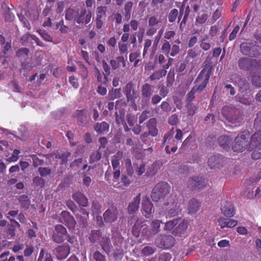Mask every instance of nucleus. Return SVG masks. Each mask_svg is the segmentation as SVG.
Returning a JSON list of instances; mask_svg holds the SVG:
<instances>
[{
  "instance_id": "f257e3e1",
  "label": "nucleus",
  "mask_w": 261,
  "mask_h": 261,
  "mask_svg": "<svg viewBox=\"0 0 261 261\" xmlns=\"http://www.w3.org/2000/svg\"><path fill=\"white\" fill-rule=\"evenodd\" d=\"M189 222L188 220L181 218L173 219L167 221L165 223L164 229L167 231H171L174 237H185L187 236V230Z\"/></svg>"
},
{
  "instance_id": "f03ea898",
  "label": "nucleus",
  "mask_w": 261,
  "mask_h": 261,
  "mask_svg": "<svg viewBox=\"0 0 261 261\" xmlns=\"http://www.w3.org/2000/svg\"><path fill=\"white\" fill-rule=\"evenodd\" d=\"M161 223L159 220L152 221L150 223V229H149L145 221L138 220L133 226V231H136L137 236L142 233L146 238H152L160 231Z\"/></svg>"
},
{
  "instance_id": "7ed1b4c3",
  "label": "nucleus",
  "mask_w": 261,
  "mask_h": 261,
  "mask_svg": "<svg viewBox=\"0 0 261 261\" xmlns=\"http://www.w3.org/2000/svg\"><path fill=\"white\" fill-rule=\"evenodd\" d=\"M213 70L212 62L211 61L208 62L207 58L204 62L203 68L200 72L194 83L195 85L193 88L195 89L197 92L200 93L205 88L212 74Z\"/></svg>"
},
{
  "instance_id": "20e7f679",
  "label": "nucleus",
  "mask_w": 261,
  "mask_h": 261,
  "mask_svg": "<svg viewBox=\"0 0 261 261\" xmlns=\"http://www.w3.org/2000/svg\"><path fill=\"white\" fill-rule=\"evenodd\" d=\"M221 113L227 122L233 124L242 122V113L238 108L232 106H224L221 109Z\"/></svg>"
},
{
  "instance_id": "39448f33",
  "label": "nucleus",
  "mask_w": 261,
  "mask_h": 261,
  "mask_svg": "<svg viewBox=\"0 0 261 261\" xmlns=\"http://www.w3.org/2000/svg\"><path fill=\"white\" fill-rule=\"evenodd\" d=\"M234 152H242L245 150L251 151L250 132L245 130L241 132L234 139V143L232 146Z\"/></svg>"
},
{
  "instance_id": "423d86ee",
  "label": "nucleus",
  "mask_w": 261,
  "mask_h": 261,
  "mask_svg": "<svg viewBox=\"0 0 261 261\" xmlns=\"http://www.w3.org/2000/svg\"><path fill=\"white\" fill-rule=\"evenodd\" d=\"M238 64L241 70L252 73L261 66V60L243 57L239 59Z\"/></svg>"
},
{
  "instance_id": "0eeeda50",
  "label": "nucleus",
  "mask_w": 261,
  "mask_h": 261,
  "mask_svg": "<svg viewBox=\"0 0 261 261\" xmlns=\"http://www.w3.org/2000/svg\"><path fill=\"white\" fill-rule=\"evenodd\" d=\"M170 186L165 181L158 183L152 189L150 196L154 202H158L161 199L164 198L170 191Z\"/></svg>"
},
{
  "instance_id": "6e6552de",
  "label": "nucleus",
  "mask_w": 261,
  "mask_h": 261,
  "mask_svg": "<svg viewBox=\"0 0 261 261\" xmlns=\"http://www.w3.org/2000/svg\"><path fill=\"white\" fill-rule=\"evenodd\" d=\"M251 158L254 160L261 159V131L254 133L250 136Z\"/></svg>"
},
{
  "instance_id": "1a4fd4ad",
  "label": "nucleus",
  "mask_w": 261,
  "mask_h": 261,
  "mask_svg": "<svg viewBox=\"0 0 261 261\" xmlns=\"http://www.w3.org/2000/svg\"><path fill=\"white\" fill-rule=\"evenodd\" d=\"M176 240L171 235L160 234L156 238L155 245L159 248L168 249L175 244Z\"/></svg>"
},
{
  "instance_id": "9d476101",
  "label": "nucleus",
  "mask_w": 261,
  "mask_h": 261,
  "mask_svg": "<svg viewBox=\"0 0 261 261\" xmlns=\"http://www.w3.org/2000/svg\"><path fill=\"white\" fill-rule=\"evenodd\" d=\"M240 51L243 55L251 57H257L260 55L259 46L252 42L242 43L240 45Z\"/></svg>"
},
{
  "instance_id": "9b49d317",
  "label": "nucleus",
  "mask_w": 261,
  "mask_h": 261,
  "mask_svg": "<svg viewBox=\"0 0 261 261\" xmlns=\"http://www.w3.org/2000/svg\"><path fill=\"white\" fill-rule=\"evenodd\" d=\"M123 92L126 100L137 99L139 96V91L136 84L133 81H129L123 88Z\"/></svg>"
},
{
  "instance_id": "f8f14e48",
  "label": "nucleus",
  "mask_w": 261,
  "mask_h": 261,
  "mask_svg": "<svg viewBox=\"0 0 261 261\" xmlns=\"http://www.w3.org/2000/svg\"><path fill=\"white\" fill-rule=\"evenodd\" d=\"M67 236L66 228L61 224H57L55 227L51 238L54 242L60 244L65 241Z\"/></svg>"
},
{
  "instance_id": "ddd939ff",
  "label": "nucleus",
  "mask_w": 261,
  "mask_h": 261,
  "mask_svg": "<svg viewBox=\"0 0 261 261\" xmlns=\"http://www.w3.org/2000/svg\"><path fill=\"white\" fill-rule=\"evenodd\" d=\"M207 185V181L202 177L193 176L188 181V187L192 191H199Z\"/></svg>"
},
{
  "instance_id": "4468645a",
  "label": "nucleus",
  "mask_w": 261,
  "mask_h": 261,
  "mask_svg": "<svg viewBox=\"0 0 261 261\" xmlns=\"http://www.w3.org/2000/svg\"><path fill=\"white\" fill-rule=\"evenodd\" d=\"M180 51V47L176 44H173L171 46L170 42L167 40L162 44L161 48V53L164 54L167 57L176 56Z\"/></svg>"
},
{
  "instance_id": "2eb2a0df",
  "label": "nucleus",
  "mask_w": 261,
  "mask_h": 261,
  "mask_svg": "<svg viewBox=\"0 0 261 261\" xmlns=\"http://www.w3.org/2000/svg\"><path fill=\"white\" fill-rule=\"evenodd\" d=\"M107 7L99 6L96 10L95 26L97 30L102 28L107 17Z\"/></svg>"
},
{
  "instance_id": "dca6fc26",
  "label": "nucleus",
  "mask_w": 261,
  "mask_h": 261,
  "mask_svg": "<svg viewBox=\"0 0 261 261\" xmlns=\"http://www.w3.org/2000/svg\"><path fill=\"white\" fill-rule=\"evenodd\" d=\"M87 110L86 109L76 110L73 115V117L76 118L77 123L79 126L86 127L91 120L89 116L87 115Z\"/></svg>"
},
{
  "instance_id": "f3484780",
  "label": "nucleus",
  "mask_w": 261,
  "mask_h": 261,
  "mask_svg": "<svg viewBox=\"0 0 261 261\" xmlns=\"http://www.w3.org/2000/svg\"><path fill=\"white\" fill-rule=\"evenodd\" d=\"M207 164L211 169L220 168L225 165L226 159L220 154H214L208 158Z\"/></svg>"
},
{
  "instance_id": "a211bd4d",
  "label": "nucleus",
  "mask_w": 261,
  "mask_h": 261,
  "mask_svg": "<svg viewBox=\"0 0 261 261\" xmlns=\"http://www.w3.org/2000/svg\"><path fill=\"white\" fill-rule=\"evenodd\" d=\"M118 211L116 206H112L108 208L103 214V218L105 223H112L116 221L118 218Z\"/></svg>"
},
{
  "instance_id": "6ab92c4d",
  "label": "nucleus",
  "mask_w": 261,
  "mask_h": 261,
  "mask_svg": "<svg viewBox=\"0 0 261 261\" xmlns=\"http://www.w3.org/2000/svg\"><path fill=\"white\" fill-rule=\"evenodd\" d=\"M92 18V13L86 9L79 12L75 22L80 25H86L90 22Z\"/></svg>"
},
{
  "instance_id": "aec40b11",
  "label": "nucleus",
  "mask_w": 261,
  "mask_h": 261,
  "mask_svg": "<svg viewBox=\"0 0 261 261\" xmlns=\"http://www.w3.org/2000/svg\"><path fill=\"white\" fill-rule=\"evenodd\" d=\"M142 209L143 214L147 218H149L154 213V208L149 198L146 196L143 197L142 201Z\"/></svg>"
},
{
  "instance_id": "412c9836",
  "label": "nucleus",
  "mask_w": 261,
  "mask_h": 261,
  "mask_svg": "<svg viewBox=\"0 0 261 261\" xmlns=\"http://www.w3.org/2000/svg\"><path fill=\"white\" fill-rule=\"evenodd\" d=\"M60 222L65 224L69 229L74 228L76 222L71 214L66 211H63L60 214Z\"/></svg>"
},
{
  "instance_id": "4be33fe9",
  "label": "nucleus",
  "mask_w": 261,
  "mask_h": 261,
  "mask_svg": "<svg viewBox=\"0 0 261 261\" xmlns=\"http://www.w3.org/2000/svg\"><path fill=\"white\" fill-rule=\"evenodd\" d=\"M232 80L238 86L240 92L243 93L250 90L249 83L241 75L235 74L232 76Z\"/></svg>"
},
{
  "instance_id": "5701e85b",
  "label": "nucleus",
  "mask_w": 261,
  "mask_h": 261,
  "mask_svg": "<svg viewBox=\"0 0 261 261\" xmlns=\"http://www.w3.org/2000/svg\"><path fill=\"white\" fill-rule=\"evenodd\" d=\"M190 13V8L189 5L186 7L185 4L182 3L179 7L178 15L182 16V19L179 24L180 30L182 31L185 28L187 21Z\"/></svg>"
},
{
  "instance_id": "b1692460",
  "label": "nucleus",
  "mask_w": 261,
  "mask_h": 261,
  "mask_svg": "<svg viewBox=\"0 0 261 261\" xmlns=\"http://www.w3.org/2000/svg\"><path fill=\"white\" fill-rule=\"evenodd\" d=\"M221 213L226 217L231 218L235 214L233 204L229 201H225L221 203Z\"/></svg>"
},
{
  "instance_id": "393cba45",
  "label": "nucleus",
  "mask_w": 261,
  "mask_h": 261,
  "mask_svg": "<svg viewBox=\"0 0 261 261\" xmlns=\"http://www.w3.org/2000/svg\"><path fill=\"white\" fill-rule=\"evenodd\" d=\"M70 252V248L68 245H62L56 247L54 253L59 259L66 258Z\"/></svg>"
},
{
  "instance_id": "a878e982",
  "label": "nucleus",
  "mask_w": 261,
  "mask_h": 261,
  "mask_svg": "<svg viewBox=\"0 0 261 261\" xmlns=\"http://www.w3.org/2000/svg\"><path fill=\"white\" fill-rule=\"evenodd\" d=\"M219 145L226 150L232 147L233 138L226 135L221 136L218 139Z\"/></svg>"
},
{
  "instance_id": "bb28decb",
  "label": "nucleus",
  "mask_w": 261,
  "mask_h": 261,
  "mask_svg": "<svg viewBox=\"0 0 261 261\" xmlns=\"http://www.w3.org/2000/svg\"><path fill=\"white\" fill-rule=\"evenodd\" d=\"M140 193L133 198L132 201L129 203L127 207L128 212L129 214H134L138 211L140 203Z\"/></svg>"
},
{
  "instance_id": "cd10ccee",
  "label": "nucleus",
  "mask_w": 261,
  "mask_h": 261,
  "mask_svg": "<svg viewBox=\"0 0 261 261\" xmlns=\"http://www.w3.org/2000/svg\"><path fill=\"white\" fill-rule=\"evenodd\" d=\"M127 58L125 59L123 56H119L117 57L115 59H112L110 61V64L112 67V70H116L119 68L121 65L123 67L126 66Z\"/></svg>"
},
{
  "instance_id": "c85d7f7f",
  "label": "nucleus",
  "mask_w": 261,
  "mask_h": 261,
  "mask_svg": "<svg viewBox=\"0 0 261 261\" xmlns=\"http://www.w3.org/2000/svg\"><path fill=\"white\" fill-rule=\"evenodd\" d=\"M72 198L81 207H87L88 205V200L84 194L80 192H76L72 195Z\"/></svg>"
},
{
  "instance_id": "c756f323",
  "label": "nucleus",
  "mask_w": 261,
  "mask_h": 261,
  "mask_svg": "<svg viewBox=\"0 0 261 261\" xmlns=\"http://www.w3.org/2000/svg\"><path fill=\"white\" fill-rule=\"evenodd\" d=\"M119 103V100L116 101L115 108L116 110H118V111L115 112V116L116 123L118 125H121V124L125 123V110L123 108H118V105Z\"/></svg>"
},
{
  "instance_id": "7c9ffc66",
  "label": "nucleus",
  "mask_w": 261,
  "mask_h": 261,
  "mask_svg": "<svg viewBox=\"0 0 261 261\" xmlns=\"http://www.w3.org/2000/svg\"><path fill=\"white\" fill-rule=\"evenodd\" d=\"M110 125L106 121L97 122L93 126L94 130L98 135H104L108 133Z\"/></svg>"
},
{
  "instance_id": "2f4dec72",
  "label": "nucleus",
  "mask_w": 261,
  "mask_h": 261,
  "mask_svg": "<svg viewBox=\"0 0 261 261\" xmlns=\"http://www.w3.org/2000/svg\"><path fill=\"white\" fill-rule=\"evenodd\" d=\"M218 222L221 228L225 227L233 228L238 224L237 220L227 219L224 217H220L218 220Z\"/></svg>"
},
{
  "instance_id": "473e14b6",
  "label": "nucleus",
  "mask_w": 261,
  "mask_h": 261,
  "mask_svg": "<svg viewBox=\"0 0 261 261\" xmlns=\"http://www.w3.org/2000/svg\"><path fill=\"white\" fill-rule=\"evenodd\" d=\"M146 127L148 133L152 137H156L158 134V130L156 128V120L155 118H150L146 123Z\"/></svg>"
},
{
  "instance_id": "72a5a7b5",
  "label": "nucleus",
  "mask_w": 261,
  "mask_h": 261,
  "mask_svg": "<svg viewBox=\"0 0 261 261\" xmlns=\"http://www.w3.org/2000/svg\"><path fill=\"white\" fill-rule=\"evenodd\" d=\"M75 216L80 223L85 224L87 223V220L89 219V213L85 208L81 207L79 213L75 214Z\"/></svg>"
},
{
  "instance_id": "f704fd0d",
  "label": "nucleus",
  "mask_w": 261,
  "mask_h": 261,
  "mask_svg": "<svg viewBox=\"0 0 261 261\" xmlns=\"http://www.w3.org/2000/svg\"><path fill=\"white\" fill-rule=\"evenodd\" d=\"M7 218L10 221V224L8 225V234L12 238L15 236L16 227H19L20 225L15 219L10 218L9 216H7Z\"/></svg>"
},
{
  "instance_id": "c9c22d12",
  "label": "nucleus",
  "mask_w": 261,
  "mask_h": 261,
  "mask_svg": "<svg viewBox=\"0 0 261 261\" xmlns=\"http://www.w3.org/2000/svg\"><path fill=\"white\" fill-rule=\"evenodd\" d=\"M152 86L149 83H145L141 86V96L151 98L153 93Z\"/></svg>"
},
{
  "instance_id": "e433bc0d",
  "label": "nucleus",
  "mask_w": 261,
  "mask_h": 261,
  "mask_svg": "<svg viewBox=\"0 0 261 261\" xmlns=\"http://www.w3.org/2000/svg\"><path fill=\"white\" fill-rule=\"evenodd\" d=\"M79 10V9L75 10L70 7L67 9L65 14V19L70 21L73 20L75 22Z\"/></svg>"
},
{
  "instance_id": "4c0bfd02",
  "label": "nucleus",
  "mask_w": 261,
  "mask_h": 261,
  "mask_svg": "<svg viewBox=\"0 0 261 261\" xmlns=\"http://www.w3.org/2000/svg\"><path fill=\"white\" fill-rule=\"evenodd\" d=\"M99 244L102 250L106 253H109L112 248L110 239L107 237H101L99 240Z\"/></svg>"
},
{
  "instance_id": "58836bf2",
  "label": "nucleus",
  "mask_w": 261,
  "mask_h": 261,
  "mask_svg": "<svg viewBox=\"0 0 261 261\" xmlns=\"http://www.w3.org/2000/svg\"><path fill=\"white\" fill-rule=\"evenodd\" d=\"M254 75L252 76V85L256 88L261 87V65L256 70Z\"/></svg>"
},
{
  "instance_id": "ea45409f",
  "label": "nucleus",
  "mask_w": 261,
  "mask_h": 261,
  "mask_svg": "<svg viewBox=\"0 0 261 261\" xmlns=\"http://www.w3.org/2000/svg\"><path fill=\"white\" fill-rule=\"evenodd\" d=\"M200 206V202L195 198L191 199L189 202L188 210L190 214H195Z\"/></svg>"
},
{
  "instance_id": "a19ab883",
  "label": "nucleus",
  "mask_w": 261,
  "mask_h": 261,
  "mask_svg": "<svg viewBox=\"0 0 261 261\" xmlns=\"http://www.w3.org/2000/svg\"><path fill=\"white\" fill-rule=\"evenodd\" d=\"M18 200L21 208L24 210H28L31 204V200L28 195H20L18 198Z\"/></svg>"
},
{
  "instance_id": "79ce46f5",
  "label": "nucleus",
  "mask_w": 261,
  "mask_h": 261,
  "mask_svg": "<svg viewBox=\"0 0 261 261\" xmlns=\"http://www.w3.org/2000/svg\"><path fill=\"white\" fill-rule=\"evenodd\" d=\"M95 76L98 83L106 86L107 85L108 83L107 75H105L104 73H101L97 68H95Z\"/></svg>"
},
{
  "instance_id": "37998d69",
  "label": "nucleus",
  "mask_w": 261,
  "mask_h": 261,
  "mask_svg": "<svg viewBox=\"0 0 261 261\" xmlns=\"http://www.w3.org/2000/svg\"><path fill=\"white\" fill-rule=\"evenodd\" d=\"M162 166V164L160 161H156L154 162L147 170V175L151 176L155 175Z\"/></svg>"
},
{
  "instance_id": "c03bdc74",
  "label": "nucleus",
  "mask_w": 261,
  "mask_h": 261,
  "mask_svg": "<svg viewBox=\"0 0 261 261\" xmlns=\"http://www.w3.org/2000/svg\"><path fill=\"white\" fill-rule=\"evenodd\" d=\"M167 74V70L165 69H159L154 71L152 74H151L149 78L150 81H153L155 80H159L165 76Z\"/></svg>"
},
{
  "instance_id": "a18cd8bd",
  "label": "nucleus",
  "mask_w": 261,
  "mask_h": 261,
  "mask_svg": "<svg viewBox=\"0 0 261 261\" xmlns=\"http://www.w3.org/2000/svg\"><path fill=\"white\" fill-rule=\"evenodd\" d=\"M79 66V73L83 80H85L88 77V68L82 62L77 63Z\"/></svg>"
},
{
  "instance_id": "49530a36",
  "label": "nucleus",
  "mask_w": 261,
  "mask_h": 261,
  "mask_svg": "<svg viewBox=\"0 0 261 261\" xmlns=\"http://www.w3.org/2000/svg\"><path fill=\"white\" fill-rule=\"evenodd\" d=\"M121 96V89L112 88L109 91L108 98L109 100H113L116 98H120Z\"/></svg>"
},
{
  "instance_id": "de8ad7c7",
  "label": "nucleus",
  "mask_w": 261,
  "mask_h": 261,
  "mask_svg": "<svg viewBox=\"0 0 261 261\" xmlns=\"http://www.w3.org/2000/svg\"><path fill=\"white\" fill-rule=\"evenodd\" d=\"M133 5V3L130 1L126 2L124 5V15L126 21H128L130 18Z\"/></svg>"
},
{
  "instance_id": "09e8293b",
  "label": "nucleus",
  "mask_w": 261,
  "mask_h": 261,
  "mask_svg": "<svg viewBox=\"0 0 261 261\" xmlns=\"http://www.w3.org/2000/svg\"><path fill=\"white\" fill-rule=\"evenodd\" d=\"M37 261H54L51 255L45 252L44 249L40 250Z\"/></svg>"
},
{
  "instance_id": "8fccbe9b",
  "label": "nucleus",
  "mask_w": 261,
  "mask_h": 261,
  "mask_svg": "<svg viewBox=\"0 0 261 261\" xmlns=\"http://www.w3.org/2000/svg\"><path fill=\"white\" fill-rule=\"evenodd\" d=\"M100 236V230H92L89 234V239L91 243H94L99 239Z\"/></svg>"
},
{
  "instance_id": "3c124183",
  "label": "nucleus",
  "mask_w": 261,
  "mask_h": 261,
  "mask_svg": "<svg viewBox=\"0 0 261 261\" xmlns=\"http://www.w3.org/2000/svg\"><path fill=\"white\" fill-rule=\"evenodd\" d=\"M161 20L156 16H152L148 19V27H154L159 29L161 24Z\"/></svg>"
},
{
  "instance_id": "603ef678",
  "label": "nucleus",
  "mask_w": 261,
  "mask_h": 261,
  "mask_svg": "<svg viewBox=\"0 0 261 261\" xmlns=\"http://www.w3.org/2000/svg\"><path fill=\"white\" fill-rule=\"evenodd\" d=\"M209 15L205 11H203L202 13H198L196 18V21L199 24H203L207 20Z\"/></svg>"
},
{
  "instance_id": "864d4df0",
  "label": "nucleus",
  "mask_w": 261,
  "mask_h": 261,
  "mask_svg": "<svg viewBox=\"0 0 261 261\" xmlns=\"http://www.w3.org/2000/svg\"><path fill=\"white\" fill-rule=\"evenodd\" d=\"M236 98L237 101L247 106H250L252 103L253 102L252 97L250 96L246 97L244 96L241 97L238 95L236 97Z\"/></svg>"
},
{
  "instance_id": "5fc2aeb1",
  "label": "nucleus",
  "mask_w": 261,
  "mask_h": 261,
  "mask_svg": "<svg viewBox=\"0 0 261 261\" xmlns=\"http://www.w3.org/2000/svg\"><path fill=\"white\" fill-rule=\"evenodd\" d=\"M101 206L97 200L92 202L91 211L93 214H98L101 212Z\"/></svg>"
},
{
  "instance_id": "6e6d98bb",
  "label": "nucleus",
  "mask_w": 261,
  "mask_h": 261,
  "mask_svg": "<svg viewBox=\"0 0 261 261\" xmlns=\"http://www.w3.org/2000/svg\"><path fill=\"white\" fill-rule=\"evenodd\" d=\"M200 46L204 51H207L211 48V45L210 43L208 37L207 35H206L201 41Z\"/></svg>"
},
{
  "instance_id": "4d7b16f0",
  "label": "nucleus",
  "mask_w": 261,
  "mask_h": 261,
  "mask_svg": "<svg viewBox=\"0 0 261 261\" xmlns=\"http://www.w3.org/2000/svg\"><path fill=\"white\" fill-rule=\"evenodd\" d=\"M175 73L174 71L170 70L167 76L166 86L167 87H171L173 86L175 80Z\"/></svg>"
},
{
  "instance_id": "13d9d810",
  "label": "nucleus",
  "mask_w": 261,
  "mask_h": 261,
  "mask_svg": "<svg viewBox=\"0 0 261 261\" xmlns=\"http://www.w3.org/2000/svg\"><path fill=\"white\" fill-rule=\"evenodd\" d=\"M29 53V48L22 47L16 52V56L19 58H25L28 56Z\"/></svg>"
},
{
  "instance_id": "bf43d9fd",
  "label": "nucleus",
  "mask_w": 261,
  "mask_h": 261,
  "mask_svg": "<svg viewBox=\"0 0 261 261\" xmlns=\"http://www.w3.org/2000/svg\"><path fill=\"white\" fill-rule=\"evenodd\" d=\"M156 251V248L153 246H145L141 250V253L145 256H149L153 254Z\"/></svg>"
},
{
  "instance_id": "052dcab7",
  "label": "nucleus",
  "mask_w": 261,
  "mask_h": 261,
  "mask_svg": "<svg viewBox=\"0 0 261 261\" xmlns=\"http://www.w3.org/2000/svg\"><path fill=\"white\" fill-rule=\"evenodd\" d=\"M37 32L45 41L50 42L53 41L52 37L46 31L42 29H38L37 30Z\"/></svg>"
},
{
  "instance_id": "680f3d73",
  "label": "nucleus",
  "mask_w": 261,
  "mask_h": 261,
  "mask_svg": "<svg viewBox=\"0 0 261 261\" xmlns=\"http://www.w3.org/2000/svg\"><path fill=\"white\" fill-rule=\"evenodd\" d=\"M222 8H218L212 14V18L211 19V22L212 23H214L219 18H220L222 15Z\"/></svg>"
},
{
  "instance_id": "e2e57ef3",
  "label": "nucleus",
  "mask_w": 261,
  "mask_h": 261,
  "mask_svg": "<svg viewBox=\"0 0 261 261\" xmlns=\"http://www.w3.org/2000/svg\"><path fill=\"white\" fill-rule=\"evenodd\" d=\"M178 11L177 9L174 8L172 9L169 13L168 16V21L171 23L174 22L178 16Z\"/></svg>"
},
{
  "instance_id": "0e129e2a",
  "label": "nucleus",
  "mask_w": 261,
  "mask_h": 261,
  "mask_svg": "<svg viewBox=\"0 0 261 261\" xmlns=\"http://www.w3.org/2000/svg\"><path fill=\"white\" fill-rule=\"evenodd\" d=\"M185 107L189 116H193L195 114L197 107L192 102H186Z\"/></svg>"
},
{
  "instance_id": "69168bd1",
  "label": "nucleus",
  "mask_w": 261,
  "mask_h": 261,
  "mask_svg": "<svg viewBox=\"0 0 261 261\" xmlns=\"http://www.w3.org/2000/svg\"><path fill=\"white\" fill-rule=\"evenodd\" d=\"M38 171L41 177H44L51 173V169L49 167H39Z\"/></svg>"
},
{
  "instance_id": "338daca9",
  "label": "nucleus",
  "mask_w": 261,
  "mask_h": 261,
  "mask_svg": "<svg viewBox=\"0 0 261 261\" xmlns=\"http://www.w3.org/2000/svg\"><path fill=\"white\" fill-rule=\"evenodd\" d=\"M181 212V208L180 204L176 203L175 208H170L168 211V214L171 217H174L178 215Z\"/></svg>"
},
{
  "instance_id": "774afa93",
  "label": "nucleus",
  "mask_w": 261,
  "mask_h": 261,
  "mask_svg": "<svg viewBox=\"0 0 261 261\" xmlns=\"http://www.w3.org/2000/svg\"><path fill=\"white\" fill-rule=\"evenodd\" d=\"M101 158V153L99 151H96L94 152L90 156L89 163L93 164L94 162L99 161Z\"/></svg>"
}]
</instances>
